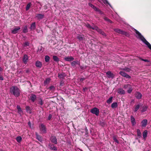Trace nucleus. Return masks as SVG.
<instances>
[{
  "instance_id": "38",
  "label": "nucleus",
  "mask_w": 151,
  "mask_h": 151,
  "mask_svg": "<svg viewBox=\"0 0 151 151\" xmlns=\"http://www.w3.org/2000/svg\"><path fill=\"white\" fill-rule=\"evenodd\" d=\"M50 58L48 55H46L45 57V61L46 62H48L50 61Z\"/></svg>"
},
{
  "instance_id": "56",
  "label": "nucleus",
  "mask_w": 151,
  "mask_h": 151,
  "mask_svg": "<svg viewBox=\"0 0 151 151\" xmlns=\"http://www.w3.org/2000/svg\"><path fill=\"white\" fill-rule=\"evenodd\" d=\"M4 80V78L2 75H0V80L3 81Z\"/></svg>"
},
{
  "instance_id": "9",
  "label": "nucleus",
  "mask_w": 151,
  "mask_h": 151,
  "mask_svg": "<svg viewBox=\"0 0 151 151\" xmlns=\"http://www.w3.org/2000/svg\"><path fill=\"white\" fill-rule=\"evenodd\" d=\"M50 140L52 143L55 144H57V139L55 136L51 135Z\"/></svg>"
},
{
  "instance_id": "61",
  "label": "nucleus",
  "mask_w": 151,
  "mask_h": 151,
  "mask_svg": "<svg viewBox=\"0 0 151 151\" xmlns=\"http://www.w3.org/2000/svg\"><path fill=\"white\" fill-rule=\"evenodd\" d=\"M134 102V99H132V100H131V103H132V102Z\"/></svg>"
},
{
  "instance_id": "15",
  "label": "nucleus",
  "mask_w": 151,
  "mask_h": 151,
  "mask_svg": "<svg viewBox=\"0 0 151 151\" xmlns=\"http://www.w3.org/2000/svg\"><path fill=\"white\" fill-rule=\"evenodd\" d=\"M135 96L137 99H140L142 98V95L140 93L137 92L135 93Z\"/></svg>"
},
{
  "instance_id": "21",
  "label": "nucleus",
  "mask_w": 151,
  "mask_h": 151,
  "mask_svg": "<svg viewBox=\"0 0 151 151\" xmlns=\"http://www.w3.org/2000/svg\"><path fill=\"white\" fill-rule=\"evenodd\" d=\"M44 17V15L41 14H37L36 15V17L39 20L43 19Z\"/></svg>"
},
{
  "instance_id": "52",
  "label": "nucleus",
  "mask_w": 151,
  "mask_h": 151,
  "mask_svg": "<svg viewBox=\"0 0 151 151\" xmlns=\"http://www.w3.org/2000/svg\"><path fill=\"white\" fill-rule=\"evenodd\" d=\"M88 5L89 6L91 7V8H93L95 6L94 5H93L92 4H91V3H89L88 4Z\"/></svg>"
},
{
  "instance_id": "60",
  "label": "nucleus",
  "mask_w": 151,
  "mask_h": 151,
  "mask_svg": "<svg viewBox=\"0 0 151 151\" xmlns=\"http://www.w3.org/2000/svg\"><path fill=\"white\" fill-rule=\"evenodd\" d=\"M77 65H78L80 66V63L78 61V63H77Z\"/></svg>"
},
{
  "instance_id": "58",
  "label": "nucleus",
  "mask_w": 151,
  "mask_h": 151,
  "mask_svg": "<svg viewBox=\"0 0 151 151\" xmlns=\"http://www.w3.org/2000/svg\"><path fill=\"white\" fill-rule=\"evenodd\" d=\"M3 69L1 67H0V72L2 71Z\"/></svg>"
},
{
  "instance_id": "31",
  "label": "nucleus",
  "mask_w": 151,
  "mask_h": 151,
  "mask_svg": "<svg viewBox=\"0 0 151 151\" xmlns=\"http://www.w3.org/2000/svg\"><path fill=\"white\" fill-rule=\"evenodd\" d=\"M137 136L139 138L142 137L141 133L139 129H137Z\"/></svg>"
},
{
  "instance_id": "5",
  "label": "nucleus",
  "mask_w": 151,
  "mask_h": 151,
  "mask_svg": "<svg viewBox=\"0 0 151 151\" xmlns=\"http://www.w3.org/2000/svg\"><path fill=\"white\" fill-rule=\"evenodd\" d=\"M90 112L93 114L98 116L99 115V109L96 107H94L91 110Z\"/></svg>"
},
{
  "instance_id": "18",
  "label": "nucleus",
  "mask_w": 151,
  "mask_h": 151,
  "mask_svg": "<svg viewBox=\"0 0 151 151\" xmlns=\"http://www.w3.org/2000/svg\"><path fill=\"white\" fill-rule=\"evenodd\" d=\"M64 60L66 61L70 62L73 61L74 58L72 56H68L65 57Z\"/></svg>"
},
{
  "instance_id": "34",
  "label": "nucleus",
  "mask_w": 151,
  "mask_h": 151,
  "mask_svg": "<svg viewBox=\"0 0 151 151\" xmlns=\"http://www.w3.org/2000/svg\"><path fill=\"white\" fill-rule=\"evenodd\" d=\"M16 139L17 142L20 143L22 140V138L21 136H19L16 137Z\"/></svg>"
},
{
  "instance_id": "26",
  "label": "nucleus",
  "mask_w": 151,
  "mask_h": 151,
  "mask_svg": "<svg viewBox=\"0 0 151 151\" xmlns=\"http://www.w3.org/2000/svg\"><path fill=\"white\" fill-rule=\"evenodd\" d=\"M37 104L41 106H42L44 104V102L42 100V99L40 98L37 100Z\"/></svg>"
},
{
  "instance_id": "43",
  "label": "nucleus",
  "mask_w": 151,
  "mask_h": 151,
  "mask_svg": "<svg viewBox=\"0 0 151 151\" xmlns=\"http://www.w3.org/2000/svg\"><path fill=\"white\" fill-rule=\"evenodd\" d=\"M31 6V3H28L27 4L26 6V11L28 10L30 8V7Z\"/></svg>"
},
{
  "instance_id": "22",
  "label": "nucleus",
  "mask_w": 151,
  "mask_h": 151,
  "mask_svg": "<svg viewBox=\"0 0 151 151\" xmlns=\"http://www.w3.org/2000/svg\"><path fill=\"white\" fill-rule=\"evenodd\" d=\"M35 66L37 68H41L42 67V64L41 62L38 60L36 62Z\"/></svg>"
},
{
  "instance_id": "2",
  "label": "nucleus",
  "mask_w": 151,
  "mask_h": 151,
  "mask_svg": "<svg viewBox=\"0 0 151 151\" xmlns=\"http://www.w3.org/2000/svg\"><path fill=\"white\" fill-rule=\"evenodd\" d=\"M135 31L136 34L138 36V37L137 36H136V37L139 38L151 50V45L145 39L138 31L135 29Z\"/></svg>"
},
{
  "instance_id": "12",
  "label": "nucleus",
  "mask_w": 151,
  "mask_h": 151,
  "mask_svg": "<svg viewBox=\"0 0 151 151\" xmlns=\"http://www.w3.org/2000/svg\"><path fill=\"white\" fill-rule=\"evenodd\" d=\"M28 56L26 54H24L22 58V61L24 63L26 64L28 61L29 59Z\"/></svg>"
},
{
  "instance_id": "62",
  "label": "nucleus",
  "mask_w": 151,
  "mask_h": 151,
  "mask_svg": "<svg viewBox=\"0 0 151 151\" xmlns=\"http://www.w3.org/2000/svg\"><path fill=\"white\" fill-rule=\"evenodd\" d=\"M83 67L82 66H80V68L81 69H83Z\"/></svg>"
},
{
  "instance_id": "45",
  "label": "nucleus",
  "mask_w": 151,
  "mask_h": 151,
  "mask_svg": "<svg viewBox=\"0 0 151 151\" xmlns=\"http://www.w3.org/2000/svg\"><path fill=\"white\" fill-rule=\"evenodd\" d=\"M123 70L127 72H130L131 70V69L127 67H125V68H123Z\"/></svg>"
},
{
  "instance_id": "50",
  "label": "nucleus",
  "mask_w": 151,
  "mask_h": 151,
  "mask_svg": "<svg viewBox=\"0 0 151 151\" xmlns=\"http://www.w3.org/2000/svg\"><path fill=\"white\" fill-rule=\"evenodd\" d=\"M113 140L115 142H116V143H117L118 144L119 143V141L117 140V139L115 137V136L113 137Z\"/></svg>"
},
{
  "instance_id": "36",
  "label": "nucleus",
  "mask_w": 151,
  "mask_h": 151,
  "mask_svg": "<svg viewBox=\"0 0 151 151\" xmlns=\"http://www.w3.org/2000/svg\"><path fill=\"white\" fill-rule=\"evenodd\" d=\"M117 103L116 102H114L112 104L111 107L113 108H114L117 107Z\"/></svg>"
},
{
  "instance_id": "53",
  "label": "nucleus",
  "mask_w": 151,
  "mask_h": 151,
  "mask_svg": "<svg viewBox=\"0 0 151 151\" xmlns=\"http://www.w3.org/2000/svg\"><path fill=\"white\" fill-rule=\"evenodd\" d=\"M86 78H80L79 79V81L80 82H82L83 81L85 80Z\"/></svg>"
},
{
  "instance_id": "13",
  "label": "nucleus",
  "mask_w": 151,
  "mask_h": 151,
  "mask_svg": "<svg viewBox=\"0 0 151 151\" xmlns=\"http://www.w3.org/2000/svg\"><path fill=\"white\" fill-rule=\"evenodd\" d=\"M49 148L51 150L54 151L57 150V148L56 146L50 143L48 145Z\"/></svg>"
},
{
  "instance_id": "47",
  "label": "nucleus",
  "mask_w": 151,
  "mask_h": 151,
  "mask_svg": "<svg viewBox=\"0 0 151 151\" xmlns=\"http://www.w3.org/2000/svg\"><path fill=\"white\" fill-rule=\"evenodd\" d=\"M139 60H141L142 61H144L145 62H150V61L147 60V59H143V58H140V57H139Z\"/></svg>"
},
{
  "instance_id": "8",
  "label": "nucleus",
  "mask_w": 151,
  "mask_h": 151,
  "mask_svg": "<svg viewBox=\"0 0 151 151\" xmlns=\"http://www.w3.org/2000/svg\"><path fill=\"white\" fill-rule=\"evenodd\" d=\"M141 106L140 104H135L133 108V112L134 113L137 112Z\"/></svg>"
},
{
  "instance_id": "14",
  "label": "nucleus",
  "mask_w": 151,
  "mask_h": 151,
  "mask_svg": "<svg viewBox=\"0 0 151 151\" xmlns=\"http://www.w3.org/2000/svg\"><path fill=\"white\" fill-rule=\"evenodd\" d=\"M20 29V28L19 26L16 27L12 31V33L13 34H16L18 32Z\"/></svg>"
},
{
  "instance_id": "41",
  "label": "nucleus",
  "mask_w": 151,
  "mask_h": 151,
  "mask_svg": "<svg viewBox=\"0 0 151 151\" xmlns=\"http://www.w3.org/2000/svg\"><path fill=\"white\" fill-rule=\"evenodd\" d=\"M112 99H113L112 97H110L109 99L108 100H107V101H106L107 103L109 104H110L112 102Z\"/></svg>"
},
{
  "instance_id": "23",
  "label": "nucleus",
  "mask_w": 151,
  "mask_h": 151,
  "mask_svg": "<svg viewBox=\"0 0 151 151\" xmlns=\"http://www.w3.org/2000/svg\"><path fill=\"white\" fill-rule=\"evenodd\" d=\"M77 38L80 41H83L85 38L83 35L80 34L77 35Z\"/></svg>"
},
{
  "instance_id": "29",
  "label": "nucleus",
  "mask_w": 151,
  "mask_h": 151,
  "mask_svg": "<svg viewBox=\"0 0 151 151\" xmlns=\"http://www.w3.org/2000/svg\"><path fill=\"white\" fill-rule=\"evenodd\" d=\"M147 108H148L147 106H145V105H144L142 106V109L141 110V111L142 112H144L147 110Z\"/></svg>"
},
{
  "instance_id": "10",
  "label": "nucleus",
  "mask_w": 151,
  "mask_h": 151,
  "mask_svg": "<svg viewBox=\"0 0 151 151\" xmlns=\"http://www.w3.org/2000/svg\"><path fill=\"white\" fill-rule=\"evenodd\" d=\"M119 73L122 76L127 78L130 79L131 78V77L129 75L124 71H120Z\"/></svg>"
},
{
  "instance_id": "44",
  "label": "nucleus",
  "mask_w": 151,
  "mask_h": 151,
  "mask_svg": "<svg viewBox=\"0 0 151 151\" xmlns=\"http://www.w3.org/2000/svg\"><path fill=\"white\" fill-rule=\"evenodd\" d=\"M92 29L95 30L98 32L100 29L97 26H94L93 27H92Z\"/></svg>"
},
{
  "instance_id": "1",
  "label": "nucleus",
  "mask_w": 151,
  "mask_h": 151,
  "mask_svg": "<svg viewBox=\"0 0 151 151\" xmlns=\"http://www.w3.org/2000/svg\"><path fill=\"white\" fill-rule=\"evenodd\" d=\"M135 31L136 34L138 36V37L137 36H136V37L139 38L151 50V45L145 39L138 31L135 29Z\"/></svg>"
},
{
  "instance_id": "37",
  "label": "nucleus",
  "mask_w": 151,
  "mask_h": 151,
  "mask_svg": "<svg viewBox=\"0 0 151 151\" xmlns=\"http://www.w3.org/2000/svg\"><path fill=\"white\" fill-rule=\"evenodd\" d=\"M48 89L51 91H54L55 89V87L53 86H51L49 87Z\"/></svg>"
},
{
  "instance_id": "6",
  "label": "nucleus",
  "mask_w": 151,
  "mask_h": 151,
  "mask_svg": "<svg viewBox=\"0 0 151 151\" xmlns=\"http://www.w3.org/2000/svg\"><path fill=\"white\" fill-rule=\"evenodd\" d=\"M114 30L116 32H117L120 34L125 35L126 36H127L128 34L127 32L119 29H114Z\"/></svg>"
},
{
  "instance_id": "42",
  "label": "nucleus",
  "mask_w": 151,
  "mask_h": 151,
  "mask_svg": "<svg viewBox=\"0 0 151 151\" xmlns=\"http://www.w3.org/2000/svg\"><path fill=\"white\" fill-rule=\"evenodd\" d=\"M17 109H18V112L19 114H20L21 113H22V109L21 108L20 106H17Z\"/></svg>"
},
{
  "instance_id": "39",
  "label": "nucleus",
  "mask_w": 151,
  "mask_h": 151,
  "mask_svg": "<svg viewBox=\"0 0 151 151\" xmlns=\"http://www.w3.org/2000/svg\"><path fill=\"white\" fill-rule=\"evenodd\" d=\"M104 19L105 21L108 22L110 23H112V21H111V20L110 19H109L107 17H104Z\"/></svg>"
},
{
  "instance_id": "17",
  "label": "nucleus",
  "mask_w": 151,
  "mask_h": 151,
  "mask_svg": "<svg viewBox=\"0 0 151 151\" xmlns=\"http://www.w3.org/2000/svg\"><path fill=\"white\" fill-rule=\"evenodd\" d=\"M107 77L109 78H113L114 77V75L110 71H108L106 73Z\"/></svg>"
},
{
  "instance_id": "25",
  "label": "nucleus",
  "mask_w": 151,
  "mask_h": 151,
  "mask_svg": "<svg viewBox=\"0 0 151 151\" xmlns=\"http://www.w3.org/2000/svg\"><path fill=\"white\" fill-rule=\"evenodd\" d=\"M147 119H143L141 122V126L142 127H145L147 124Z\"/></svg>"
},
{
  "instance_id": "49",
  "label": "nucleus",
  "mask_w": 151,
  "mask_h": 151,
  "mask_svg": "<svg viewBox=\"0 0 151 151\" xmlns=\"http://www.w3.org/2000/svg\"><path fill=\"white\" fill-rule=\"evenodd\" d=\"M29 45V43L28 42H26L23 44L24 47H27Z\"/></svg>"
},
{
  "instance_id": "33",
  "label": "nucleus",
  "mask_w": 151,
  "mask_h": 151,
  "mask_svg": "<svg viewBox=\"0 0 151 151\" xmlns=\"http://www.w3.org/2000/svg\"><path fill=\"white\" fill-rule=\"evenodd\" d=\"M78 63V60L74 61L71 63V65L72 66L74 67L77 65Z\"/></svg>"
},
{
  "instance_id": "40",
  "label": "nucleus",
  "mask_w": 151,
  "mask_h": 151,
  "mask_svg": "<svg viewBox=\"0 0 151 151\" xmlns=\"http://www.w3.org/2000/svg\"><path fill=\"white\" fill-rule=\"evenodd\" d=\"M50 79L49 78H46L44 81V84L45 85L48 84L50 83Z\"/></svg>"
},
{
  "instance_id": "51",
  "label": "nucleus",
  "mask_w": 151,
  "mask_h": 151,
  "mask_svg": "<svg viewBox=\"0 0 151 151\" xmlns=\"http://www.w3.org/2000/svg\"><path fill=\"white\" fill-rule=\"evenodd\" d=\"M100 124L101 126L104 127L105 125V123L103 121H100Z\"/></svg>"
},
{
  "instance_id": "20",
  "label": "nucleus",
  "mask_w": 151,
  "mask_h": 151,
  "mask_svg": "<svg viewBox=\"0 0 151 151\" xmlns=\"http://www.w3.org/2000/svg\"><path fill=\"white\" fill-rule=\"evenodd\" d=\"M66 76L65 74L64 73H58V77L60 79H64Z\"/></svg>"
},
{
  "instance_id": "35",
  "label": "nucleus",
  "mask_w": 151,
  "mask_h": 151,
  "mask_svg": "<svg viewBox=\"0 0 151 151\" xmlns=\"http://www.w3.org/2000/svg\"><path fill=\"white\" fill-rule=\"evenodd\" d=\"M28 32V29H27V25H25L24 28L23 30V32L24 33H26L27 32Z\"/></svg>"
},
{
  "instance_id": "24",
  "label": "nucleus",
  "mask_w": 151,
  "mask_h": 151,
  "mask_svg": "<svg viewBox=\"0 0 151 151\" xmlns=\"http://www.w3.org/2000/svg\"><path fill=\"white\" fill-rule=\"evenodd\" d=\"M117 92L120 94L122 95L125 94V91L122 88H119L117 90Z\"/></svg>"
},
{
  "instance_id": "59",
  "label": "nucleus",
  "mask_w": 151,
  "mask_h": 151,
  "mask_svg": "<svg viewBox=\"0 0 151 151\" xmlns=\"http://www.w3.org/2000/svg\"><path fill=\"white\" fill-rule=\"evenodd\" d=\"M28 124L29 126H31V123H30V122H28Z\"/></svg>"
},
{
  "instance_id": "55",
  "label": "nucleus",
  "mask_w": 151,
  "mask_h": 151,
  "mask_svg": "<svg viewBox=\"0 0 151 151\" xmlns=\"http://www.w3.org/2000/svg\"><path fill=\"white\" fill-rule=\"evenodd\" d=\"M52 118V115L51 114H50L48 117V120H50Z\"/></svg>"
},
{
  "instance_id": "46",
  "label": "nucleus",
  "mask_w": 151,
  "mask_h": 151,
  "mask_svg": "<svg viewBox=\"0 0 151 151\" xmlns=\"http://www.w3.org/2000/svg\"><path fill=\"white\" fill-rule=\"evenodd\" d=\"M26 109L27 111L29 112L30 113H31L30 112L31 111L30 108L29 106H27L26 107Z\"/></svg>"
},
{
  "instance_id": "16",
  "label": "nucleus",
  "mask_w": 151,
  "mask_h": 151,
  "mask_svg": "<svg viewBox=\"0 0 151 151\" xmlns=\"http://www.w3.org/2000/svg\"><path fill=\"white\" fill-rule=\"evenodd\" d=\"M37 99L36 96L33 94L32 93L31 94L30 96V99L32 102H34Z\"/></svg>"
},
{
  "instance_id": "32",
  "label": "nucleus",
  "mask_w": 151,
  "mask_h": 151,
  "mask_svg": "<svg viewBox=\"0 0 151 151\" xmlns=\"http://www.w3.org/2000/svg\"><path fill=\"white\" fill-rule=\"evenodd\" d=\"M98 32L100 34H101L102 35H103L104 36H106V34L103 31H102L101 29H100L98 31Z\"/></svg>"
},
{
  "instance_id": "28",
  "label": "nucleus",
  "mask_w": 151,
  "mask_h": 151,
  "mask_svg": "<svg viewBox=\"0 0 151 151\" xmlns=\"http://www.w3.org/2000/svg\"><path fill=\"white\" fill-rule=\"evenodd\" d=\"M52 58L57 63L58 62L60 61L59 58L56 55L53 56Z\"/></svg>"
},
{
  "instance_id": "54",
  "label": "nucleus",
  "mask_w": 151,
  "mask_h": 151,
  "mask_svg": "<svg viewBox=\"0 0 151 151\" xmlns=\"http://www.w3.org/2000/svg\"><path fill=\"white\" fill-rule=\"evenodd\" d=\"M64 84V82L63 81H61L60 83V86H63Z\"/></svg>"
},
{
  "instance_id": "27",
  "label": "nucleus",
  "mask_w": 151,
  "mask_h": 151,
  "mask_svg": "<svg viewBox=\"0 0 151 151\" xmlns=\"http://www.w3.org/2000/svg\"><path fill=\"white\" fill-rule=\"evenodd\" d=\"M130 118L131 123L133 125L135 124L136 123L135 122V120L133 116L131 115L130 116Z\"/></svg>"
},
{
  "instance_id": "48",
  "label": "nucleus",
  "mask_w": 151,
  "mask_h": 151,
  "mask_svg": "<svg viewBox=\"0 0 151 151\" xmlns=\"http://www.w3.org/2000/svg\"><path fill=\"white\" fill-rule=\"evenodd\" d=\"M86 26L89 29H92V27H91L89 24H86Z\"/></svg>"
},
{
  "instance_id": "11",
  "label": "nucleus",
  "mask_w": 151,
  "mask_h": 151,
  "mask_svg": "<svg viewBox=\"0 0 151 151\" xmlns=\"http://www.w3.org/2000/svg\"><path fill=\"white\" fill-rule=\"evenodd\" d=\"M30 27H29V29L31 31H34L35 30L36 28V22H32L30 24Z\"/></svg>"
},
{
  "instance_id": "3",
  "label": "nucleus",
  "mask_w": 151,
  "mask_h": 151,
  "mask_svg": "<svg viewBox=\"0 0 151 151\" xmlns=\"http://www.w3.org/2000/svg\"><path fill=\"white\" fill-rule=\"evenodd\" d=\"M10 92L16 97H19L20 95V90L17 86L11 87L10 88Z\"/></svg>"
},
{
  "instance_id": "64",
  "label": "nucleus",
  "mask_w": 151,
  "mask_h": 151,
  "mask_svg": "<svg viewBox=\"0 0 151 151\" xmlns=\"http://www.w3.org/2000/svg\"><path fill=\"white\" fill-rule=\"evenodd\" d=\"M27 82H29V83H30V84H31V83H30V82L29 81H27Z\"/></svg>"
},
{
  "instance_id": "57",
  "label": "nucleus",
  "mask_w": 151,
  "mask_h": 151,
  "mask_svg": "<svg viewBox=\"0 0 151 151\" xmlns=\"http://www.w3.org/2000/svg\"><path fill=\"white\" fill-rule=\"evenodd\" d=\"M93 9L95 11H99V9L96 6H95L94 7Z\"/></svg>"
},
{
  "instance_id": "63",
  "label": "nucleus",
  "mask_w": 151,
  "mask_h": 151,
  "mask_svg": "<svg viewBox=\"0 0 151 151\" xmlns=\"http://www.w3.org/2000/svg\"><path fill=\"white\" fill-rule=\"evenodd\" d=\"M85 130L86 131H87V129L86 128V129H85Z\"/></svg>"
},
{
  "instance_id": "4",
  "label": "nucleus",
  "mask_w": 151,
  "mask_h": 151,
  "mask_svg": "<svg viewBox=\"0 0 151 151\" xmlns=\"http://www.w3.org/2000/svg\"><path fill=\"white\" fill-rule=\"evenodd\" d=\"M123 88L125 89H128L127 91V92L129 93H130L133 90L132 86L129 84L124 85Z\"/></svg>"
},
{
  "instance_id": "30",
  "label": "nucleus",
  "mask_w": 151,
  "mask_h": 151,
  "mask_svg": "<svg viewBox=\"0 0 151 151\" xmlns=\"http://www.w3.org/2000/svg\"><path fill=\"white\" fill-rule=\"evenodd\" d=\"M147 130H145L143 133V136L144 139H145L146 138L147 136Z\"/></svg>"
},
{
  "instance_id": "7",
  "label": "nucleus",
  "mask_w": 151,
  "mask_h": 151,
  "mask_svg": "<svg viewBox=\"0 0 151 151\" xmlns=\"http://www.w3.org/2000/svg\"><path fill=\"white\" fill-rule=\"evenodd\" d=\"M40 131L42 133L45 134L46 133V129L45 125L42 124H40Z\"/></svg>"
},
{
  "instance_id": "19",
  "label": "nucleus",
  "mask_w": 151,
  "mask_h": 151,
  "mask_svg": "<svg viewBox=\"0 0 151 151\" xmlns=\"http://www.w3.org/2000/svg\"><path fill=\"white\" fill-rule=\"evenodd\" d=\"M35 135L36 136V138L40 142H42V138L40 135H39L37 132H35Z\"/></svg>"
}]
</instances>
